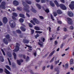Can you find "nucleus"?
Segmentation results:
<instances>
[{
	"label": "nucleus",
	"instance_id": "f03ea898",
	"mask_svg": "<svg viewBox=\"0 0 74 74\" xmlns=\"http://www.w3.org/2000/svg\"><path fill=\"white\" fill-rule=\"evenodd\" d=\"M22 4L23 6H24V7L25 8L24 10H25L26 12H30V10H29V9L30 7H29V5L26 4V2H24L22 3Z\"/></svg>",
	"mask_w": 74,
	"mask_h": 74
},
{
	"label": "nucleus",
	"instance_id": "f704fd0d",
	"mask_svg": "<svg viewBox=\"0 0 74 74\" xmlns=\"http://www.w3.org/2000/svg\"><path fill=\"white\" fill-rule=\"evenodd\" d=\"M45 12L47 13H48L49 12V10L48 9H46V10L45 9Z\"/></svg>",
	"mask_w": 74,
	"mask_h": 74
},
{
	"label": "nucleus",
	"instance_id": "6ab92c4d",
	"mask_svg": "<svg viewBox=\"0 0 74 74\" xmlns=\"http://www.w3.org/2000/svg\"><path fill=\"white\" fill-rule=\"evenodd\" d=\"M19 16L21 18H25V15L23 14H19Z\"/></svg>",
	"mask_w": 74,
	"mask_h": 74
},
{
	"label": "nucleus",
	"instance_id": "473e14b6",
	"mask_svg": "<svg viewBox=\"0 0 74 74\" xmlns=\"http://www.w3.org/2000/svg\"><path fill=\"white\" fill-rule=\"evenodd\" d=\"M12 14L14 16H15L16 17V16H18V15H17V14L14 12Z\"/></svg>",
	"mask_w": 74,
	"mask_h": 74
},
{
	"label": "nucleus",
	"instance_id": "39448f33",
	"mask_svg": "<svg viewBox=\"0 0 74 74\" xmlns=\"http://www.w3.org/2000/svg\"><path fill=\"white\" fill-rule=\"evenodd\" d=\"M67 22L68 23V24L69 25H73V21L72 19L69 18H67Z\"/></svg>",
	"mask_w": 74,
	"mask_h": 74
},
{
	"label": "nucleus",
	"instance_id": "aec40b11",
	"mask_svg": "<svg viewBox=\"0 0 74 74\" xmlns=\"http://www.w3.org/2000/svg\"><path fill=\"white\" fill-rule=\"evenodd\" d=\"M20 29L21 31H23V32H25L26 31V28L23 27L21 26L20 27Z\"/></svg>",
	"mask_w": 74,
	"mask_h": 74
},
{
	"label": "nucleus",
	"instance_id": "49530a36",
	"mask_svg": "<svg viewBox=\"0 0 74 74\" xmlns=\"http://www.w3.org/2000/svg\"><path fill=\"white\" fill-rule=\"evenodd\" d=\"M69 29L71 30H73L74 29V27H73V26H71L70 27Z\"/></svg>",
	"mask_w": 74,
	"mask_h": 74
},
{
	"label": "nucleus",
	"instance_id": "37998d69",
	"mask_svg": "<svg viewBox=\"0 0 74 74\" xmlns=\"http://www.w3.org/2000/svg\"><path fill=\"white\" fill-rule=\"evenodd\" d=\"M30 22L31 23H32V24H33L34 25H36V24H35L34 22V21H33V20H31Z\"/></svg>",
	"mask_w": 74,
	"mask_h": 74
},
{
	"label": "nucleus",
	"instance_id": "69168bd1",
	"mask_svg": "<svg viewBox=\"0 0 74 74\" xmlns=\"http://www.w3.org/2000/svg\"><path fill=\"white\" fill-rule=\"evenodd\" d=\"M53 65H51L50 67V69L51 70H53Z\"/></svg>",
	"mask_w": 74,
	"mask_h": 74
},
{
	"label": "nucleus",
	"instance_id": "2f4dec72",
	"mask_svg": "<svg viewBox=\"0 0 74 74\" xmlns=\"http://www.w3.org/2000/svg\"><path fill=\"white\" fill-rule=\"evenodd\" d=\"M5 67L7 69L9 70H11V68H10V66H9L8 65H5Z\"/></svg>",
	"mask_w": 74,
	"mask_h": 74
},
{
	"label": "nucleus",
	"instance_id": "680f3d73",
	"mask_svg": "<svg viewBox=\"0 0 74 74\" xmlns=\"http://www.w3.org/2000/svg\"><path fill=\"white\" fill-rule=\"evenodd\" d=\"M39 17L41 19H44V17L42 16H39Z\"/></svg>",
	"mask_w": 74,
	"mask_h": 74
},
{
	"label": "nucleus",
	"instance_id": "f3484780",
	"mask_svg": "<svg viewBox=\"0 0 74 74\" xmlns=\"http://www.w3.org/2000/svg\"><path fill=\"white\" fill-rule=\"evenodd\" d=\"M50 5L51 6V7H55V4L54 3H52V1H50Z\"/></svg>",
	"mask_w": 74,
	"mask_h": 74
},
{
	"label": "nucleus",
	"instance_id": "4d7b16f0",
	"mask_svg": "<svg viewBox=\"0 0 74 74\" xmlns=\"http://www.w3.org/2000/svg\"><path fill=\"white\" fill-rule=\"evenodd\" d=\"M41 2L42 3H45V0H41Z\"/></svg>",
	"mask_w": 74,
	"mask_h": 74
},
{
	"label": "nucleus",
	"instance_id": "de8ad7c7",
	"mask_svg": "<svg viewBox=\"0 0 74 74\" xmlns=\"http://www.w3.org/2000/svg\"><path fill=\"white\" fill-rule=\"evenodd\" d=\"M12 19H13L14 20V21H16V18H15V17L14 16H12Z\"/></svg>",
	"mask_w": 74,
	"mask_h": 74
},
{
	"label": "nucleus",
	"instance_id": "09e8293b",
	"mask_svg": "<svg viewBox=\"0 0 74 74\" xmlns=\"http://www.w3.org/2000/svg\"><path fill=\"white\" fill-rule=\"evenodd\" d=\"M34 37L36 38H37V37H39V35L38 34H37L36 35H35Z\"/></svg>",
	"mask_w": 74,
	"mask_h": 74
},
{
	"label": "nucleus",
	"instance_id": "2eb2a0df",
	"mask_svg": "<svg viewBox=\"0 0 74 74\" xmlns=\"http://www.w3.org/2000/svg\"><path fill=\"white\" fill-rule=\"evenodd\" d=\"M4 72L6 74H11L10 72L8 71L7 69H5Z\"/></svg>",
	"mask_w": 74,
	"mask_h": 74
},
{
	"label": "nucleus",
	"instance_id": "412c9836",
	"mask_svg": "<svg viewBox=\"0 0 74 74\" xmlns=\"http://www.w3.org/2000/svg\"><path fill=\"white\" fill-rule=\"evenodd\" d=\"M57 12L58 14H62V11L60 10H58L57 11Z\"/></svg>",
	"mask_w": 74,
	"mask_h": 74
},
{
	"label": "nucleus",
	"instance_id": "ddd939ff",
	"mask_svg": "<svg viewBox=\"0 0 74 74\" xmlns=\"http://www.w3.org/2000/svg\"><path fill=\"white\" fill-rule=\"evenodd\" d=\"M68 15L69 16H70V17H73L74 16V14H73V13L71 12H68Z\"/></svg>",
	"mask_w": 74,
	"mask_h": 74
},
{
	"label": "nucleus",
	"instance_id": "8fccbe9b",
	"mask_svg": "<svg viewBox=\"0 0 74 74\" xmlns=\"http://www.w3.org/2000/svg\"><path fill=\"white\" fill-rule=\"evenodd\" d=\"M28 60H29V57L27 56L26 58V62H27Z\"/></svg>",
	"mask_w": 74,
	"mask_h": 74
},
{
	"label": "nucleus",
	"instance_id": "e2e57ef3",
	"mask_svg": "<svg viewBox=\"0 0 74 74\" xmlns=\"http://www.w3.org/2000/svg\"><path fill=\"white\" fill-rule=\"evenodd\" d=\"M34 56H36V55H37V52H36V51L34 53Z\"/></svg>",
	"mask_w": 74,
	"mask_h": 74
},
{
	"label": "nucleus",
	"instance_id": "c756f323",
	"mask_svg": "<svg viewBox=\"0 0 74 74\" xmlns=\"http://www.w3.org/2000/svg\"><path fill=\"white\" fill-rule=\"evenodd\" d=\"M16 33H19V34H21V31L19 29H17L16 30Z\"/></svg>",
	"mask_w": 74,
	"mask_h": 74
},
{
	"label": "nucleus",
	"instance_id": "5fc2aeb1",
	"mask_svg": "<svg viewBox=\"0 0 74 74\" xmlns=\"http://www.w3.org/2000/svg\"><path fill=\"white\" fill-rule=\"evenodd\" d=\"M67 35H65V36L63 38V40H65L67 38Z\"/></svg>",
	"mask_w": 74,
	"mask_h": 74
},
{
	"label": "nucleus",
	"instance_id": "72a5a7b5",
	"mask_svg": "<svg viewBox=\"0 0 74 74\" xmlns=\"http://www.w3.org/2000/svg\"><path fill=\"white\" fill-rule=\"evenodd\" d=\"M17 10L18 11H21V10H22V7H18L17 8Z\"/></svg>",
	"mask_w": 74,
	"mask_h": 74
},
{
	"label": "nucleus",
	"instance_id": "cd10ccee",
	"mask_svg": "<svg viewBox=\"0 0 74 74\" xmlns=\"http://www.w3.org/2000/svg\"><path fill=\"white\" fill-rule=\"evenodd\" d=\"M0 59H1V62H4V58H3V57L0 56Z\"/></svg>",
	"mask_w": 74,
	"mask_h": 74
},
{
	"label": "nucleus",
	"instance_id": "6e6d98bb",
	"mask_svg": "<svg viewBox=\"0 0 74 74\" xmlns=\"http://www.w3.org/2000/svg\"><path fill=\"white\" fill-rule=\"evenodd\" d=\"M3 71V69H0V73H1Z\"/></svg>",
	"mask_w": 74,
	"mask_h": 74
},
{
	"label": "nucleus",
	"instance_id": "dca6fc26",
	"mask_svg": "<svg viewBox=\"0 0 74 74\" xmlns=\"http://www.w3.org/2000/svg\"><path fill=\"white\" fill-rule=\"evenodd\" d=\"M33 20L34 21V22L36 23V24H38L39 23V22L37 20V19L34 18L33 19Z\"/></svg>",
	"mask_w": 74,
	"mask_h": 74
},
{
	"label": "nucleus",
	"instance_id": "a878e982",
	"mask_svg": "<svg viewBox=\"0 0 74 74\" xmlns=\"http://www.w3.org/2000/svg\"><path fill=\"white\" fill-rule=\"evenodd\" d=\"M19 21L21 23H23L24 21V19L22 18H21L19 19Z\"/></svg>",
	"mask_w": 74,
	"mask_h": 74
},
{
	"label": "nucleus",
	"instance_id": "79ce46f5",
	"mask_svg": "<svg viewBox=\"0 0 74 74\" xmlns=\"http://www.w3.org/2000/svg\"><path fill=\"white\" fill-rule=\"evenodd\" d=\"M53 14L54 16H57V13L56 12H54L53 13Z\"/></svg>",
	"mask_w": 74,
	"mask_h": 74
},
{
	"label": "nucleus",
	"instance_id": "bb28decb",
	"mask_svg": "<svg viewBox=\"0 0 74 74\" xmlns=\"http://www.w3.org/2000/svg\"><path fill=\"white\" fill-rule=\"evenodd\" d=\"M34 29L36 30H40V27L37 26H35Z\"/></svg>",
	"mask_w": 74,
	"mask_h": 74
},
{
	"label": "nucleus",
	"instance_id": "3c124183",
	"mask_svg": "<svg viewBox=\"0 0 74 74\" xmlns=\"http://www.w3.org/2000/svg\"><path fill=\"white\" fill-rule=\"evenodd\" d=\"M51 19H52V20L54 21V19L53 18V16H52V14L51 15Z\"/></svg>",
	"mask_w": 74,
	"mask_h": 74
},
{
	"label": "nucleus",
	"instance_id": "a18cd8bd",
	"mask_svg": "<svg viewBox=\"0 0 74 74\" xmlns=\"http://www.w3.org/2000/svg\"><path fill=\"white\" fill-rule=\"evenodd\" d=\"M54 58H55V57H54L53 58L51 59V60L50 61V63H52V62L53 61V60H54Z\"/></svg>",
	"mask_w": 74,
	"mask_h": 74
},
{
	"label": "nucleus",
	"instance_id": "20e7f679",
	"mask_svg": "<svg viewBox=\"0 0 74 74\" xmlns=\"http://www.w3.org/2000/svg\"><path fill=\"white\" fill-rule=\"evenodd\" d=\"M6 3L5 2H2L1 4L0 5V7L2 9H3V10H5V6Z\"/></svg>",
	"mask_w": 74,
	"mask_h": 74
},
{
	"label": "nucleus",
	"instance_id": "f257e3e1",
	"mask_svg": "<svg viewBox=\"0 0 74 74\" xmlns=\"http://www.w3.org/2000/svg\"><path fill=\"white\" fill-rule=\"evenodd\" d=\"M54 2L56 6L58 7H60L61 9H62V10H66V9H67L66 7V6L64 5V4H60V5L59 4V3H58V1H57L55 0L54 1Z\"/></svg>",
	"mask_w": 74,
	"mask_h": 74
},
{
	"label": "nucleus",
	"instance_id": "0e129e2a",
	"mask_svg": "<svg viewBox=\"0 0 74 74\" xmlns=\"http://www.w3.org/2000/svg\"><path fill=\"white\" fill-rule=\"evenodd\" d=\"M61 2L63 3H64L65 2L64 1V0H60Z\"/></svg>",
	"mask_w": 74,
	"mask_h": 74
},
{
	"label": "nucleus",
	"instance_id": "393cba45",
	"mask_svg": "<svg viewBox=\"0 0 74 74\" xmlns=\"http://www.w3.org/2000/svg\"><path fill=\"white\" fill-rule=\"evenodd\" d=\"M55 51L53 50L52 51L49 55V56H52L53 55V54L55 53Z\"/></svg>",
	"mask_w": 74,
	"mask_h": 74
},
{
	"label": "nucleus",
	"instance_id": "c9c22d12",
	"mask_svg": "<svg viewBox=\"0 0 74 74\" xmlns=\"http://www.w3.org/2000/svg\"><path fill=\"white\" fill-rule=\"evenodd\" d=\"M74 63L73 62V60L71 59L70 60V64H72Z\"/></svg>",
	"mask_w": 74,
	"mask_h": 74
},
{
	"label": "nucleus",
	"instance_id": "b1692460",
	"mask_svg": "<svg viewBox=\"0 0 74 74\" xmlns=\"http://www.w3.org/2000/svg\"><path fill=\"white\" fill-rule=\"evenodd\" d=\"M25 46H27V47H28V48H28V49L29 50V51H32V49H31L32 48V47L30 46H29L27 45H25Z\"/></svg>",
	"mask_w": 74,
	"mask_h": 74
},
{
	"label": "nucleus",
	"instance_id": "9d476101",
	"mask_svg": "<svg viewBox=\"0 0 74 74\" xmlns=\"http://www.w3.org/2000/svg\"><path fill=\"white\" fill-rule=\"evenodd\" d=\"M23 42L24 44H29V40L25 39H24L23 40Z\"/></svg>",
	"mask_w": 74,
	"mask_h": 74
},
{
	"label": "nucleus",
	"instance_id": "603ef678",
	"mask_svg": "<svg viewBox=\"0 0 74 74\" xmlns=\"http://www.w3.org/2000/svg\"><path fill=\"white\" fill-rule=\"evenodd\" d=\"M64 44V43H62L61 45V46L60 47V48L62 49V48H63V45Z\"/></svg>",
	"mask_w": 74,
	"mask_h": 74
},
{
	"label": "nucleus",
	"instance_id": "bf43d9fd",
	"mask_svg": "<svg viewBox=\"0 0 74 74\" xmlns=\"http://www.w3.org/2000/svg\"><path fill=\"white\" fill-rule=\"evenodd\" d=\"M63 29L64 32H67V29L66 28L64 27V28Z\"/></svg>",
	"mask_w": 74,
	"mask_h": 74
},
{
	"label": "nucleus",
	"instance_id": "58836bf2",
	"mask_svg": "<svg viewBox=\"0 0 74 74\" xmlns=\"http://www.w3.org/2000/svg\"><path fill=\"white\" fill-rule=\"evenodd\" d=\"M69 67V64H65V69H67Z\"/></svg>",
	"mask_w": 74,
	"mask_h": 74
},
{
	"label": "nucleus",
	"instance_id": "9b49d317",
	"mask_svg": "<svg viewBox=\"0 0 74 74\" xmlns=\"http://www.w3.org/2000/svg\"><path fill=\"white\" fill-rule=\"evenodd\" d=\"M19 46H18L16 45V48L13 50V52H18L19 51Z\"/></svg>",
	"mask_w": 74,
	"mask_h": 74
},
{
	"label": "nucleus",
	"instance_id": "864d4df0",
	"mask_svg": "<svg viewBox=\"0 0 74 74\" xmlns=\"http://www.w3.org/2000/svg\"><path fill=\"white\" fill-rule=\"evenodd\" d=\"M58 24H62V21H58Z\"/></svg>",
	"mask_w": 74,
	"mask_h": 74
},
{
	"label": "nucleus",
	"instance_id": "774afa93",
	"mask_svg": "<svg viewBox=\"0 0 74 74\" xmlns=\"http://www.w3.org/2000/svg\"><path fill=\"white\" fill-rule=\"evenodd\" d=\"M54 44L55 45H57V44H58V42L56 41H55L54 42Z\"/></svg>",
	"mask_w": 74,
	"mask_h": 74
},
{
	"label": "nucleus",
	"instance_id": "338daca9",
	"mask_svg": "<svg viewBox=\"0 0 74 74\" xmlns=\"http://www.w3.org/2000/svg\"><path fill=\"white\" fill-rule=\"evenodd\" d=\"M26 15L28 17H30V15L29 14H28L27 13H26Z\"/></svg>",
	"mask_w": 74,
	"mask_h": 74
},
{
	"label": "nucleus",
	"instance_id": "ea45409f",
	"mask_svg": "<svg viewBox=\"0 0 74 74\" xmlns=\"http://www.w3.org/2000/svg\"><path fill=\"white\" fill-rule=\"evenodd\" d=\"M38 45H39L40 47H43V45L42 44H40V42H38Z\"/></svg>",
	"mask_w": 74,
	"mask_h": 74
},
{
	"label": "nucleus",
	"instance_id": "1a4fd4ad",
	"mask_svg": "<svg viewBox=\"0 0 74 74\" xmlns=\"http://www.w3.org/2000/svg\"><path fill=\"white\" fill-rule=\"evenodd\" d=\"M5 37L7 38V39H8V41L11 42V40L10 39V35L7 34L5 36Z\"/></svg>",
	"mask_w": 74,
	"mask_h": 74
},
{
	"label": "nucleus",
	"instance_id": "7c9ffc66",
	"mask_svg": "<svg viewBox=\"0 0 74 74\" xmlns=\"http://www.w3.org/2000/svg\"><path fill=\"white\" fill-rule=\"evenodd\" d=\"M36 5L38 8L39 9V10H40L41 9V5H40L38 3H36Z\"/></svg>",
	"mask_w": 74,
	"mask_h": 74
},
{
	"label": "nucleus",
	"instance_id": "c85d7f7f",
	"mask_svg": "<svg viewBox=\"0 0 74 74\" xmlns=\"http://www.w3.org/2000/svg\"><path fill=\"white\" fill-rule=\"evenodd\" d=\"M55 70L56 71H57L56 74H59L60 71H59V69H58V68H56L55 69Z\"/></svg>",
	"mask_w": 74,
	"mask_h": 74
},
{
	"label": "nucleus",
	"instance_id": "e433bc0d",
	"mask_svg": "<svg viewBox=\"0 0 74 74\" xmlns=\"http://www.w3.org/2000/svg\"><path fill=\"white\" fill-rule=\"evenodd\" d=\"M35 32L36 33H39V34H41L42 33V31H36Z\"/></svg>",
	"mask_w": 74,
	"mask_h": 74
},
{
	"label": "nucleus",
	"instance_id": "0eeeda50",
	"mask_svg": "<svg viewBox=\"0 0 74 74\" xmlns=\"http://www.w3.org/2000/svg\"><path fill=\"white\" fill-rule=\"evenodd\" d=\"M3 22L5 24L7 23V22H8L7 18L6 17H4L3 19Z\"/></svg>",
	"mask_w": 74,
	"mask_h": 74
},
{
	"label": "nucleus",
	"instance_id": "c03bdc74",
	"mask_svg": "<svg viewBox=\"0 0 74 74\" xmlns=\"http://www.w3.org/2000/svg\"><path fill=\"white\" fill-rule=\"evenodd\" d=\"M28 25L29 27H33V25L31 23H29Z\"/></svg>",
	"mask_w": 74,
	"mask_h": 74
},
{
	"label": "nucleus",
	"instance_id": "052dcab7",
	"mask_svg": "<svg viewBox=\"0 0 74 74\" xmlns=\"http://www.w3.org/2000/svg\"><path fill=\"white\" fill-rule=\"evenodd\" d=\"M31 33L32 34H33L34 33V29H31Z\"/></svg>",
	"mask_w": 74,
	"mask_h": 74
},
{
	"label": "nucleus",
	"instance_id": "4be33fe9",
	"mask_svg": "<svg viewBox=\"0 0 74 74\" xmlns=\"http://www.w3.org/2000/svg\"><path fill=\"white\" fill-rule=\"evenodd\" d=\"M25 2L28 4H32V2L29 0H26Z\"/></svg>",
	"mask_w": 74,
	"mask_h": 74
},
{
	"label": "nucleus",
	"instance_id": "6e6552de",
	"mask_svg": "<svg viewBox=\"0 0 74 74\" xmlns=\"http://www.w3.org/2000/svg\"><path fill=\"white\" fill-rule=\"evenodd\" d=\"M17 64L19 65H21V63L23 62V60H16Z\"/></svg>",
	"mask_w": 74,
	"mask_h": 74
},
{
	"label": "nucleus",
	"instance_id": "4c0bfd02",
	"mask_svg": "<svg viewBox=\"0 0 74 74\" xmlns=\"http://www.w3.org/2000/svg\"><path fill=\"white\" fill-rule=\"evenodd\" d=\"M1 51H2L3 55L5 56V52H4V51H3V49H1Z\"/></svg>",
	"mask_w": 74,
	"mask_h": 74
},
{
	"label": "nucleus",
	"instance_id": "a211bd4d",
	"mask_svg": "<svg viewBox=\"0 0 74 74\" xmlns=\"http://www.w3.org/2000/svg\"><path fill=\"white\" fill-rule=\"evenodd\" d=\"M32 8L31 9L32 11V12L34 13H36V12H37V10L34 9L33 7L32 6Z\"/></svg>",
	"mask_w": 74,
	"mask_h": 74
},
{
	"label": "nucleus",
	"instance_id": "7ed1b4c3",
	"mask_svg": "<svg viewBox=\"0 0 74 74\" xmlns=\"http://www.w3.org/2000/svg\"><path fill=\"white\" fill-rule=\"evenodd\" d=\"M9 24L12 28H14L15 26V23L13 20L10 21L9 22Z\"/></svg>",
	"mask_w": 74,
	"mask_h": 74
},
{
	"label": "nucleus",
	"instance_id": "f8f14e48",
	"mask_svg": "<svg viewBox=\"0 0 74 74\" xmlns=\"http://www.w3.org/2000/svg\"><path fill=\"white\" fill-rule=\"evenodd\" d=\"M13 4L15 6H17L19 5V2L17 1H14L13 2Z\"/></svg>",
	"mask_w": 74,
	"mask_h": 74
},
{
	"label": "nucleus",
	"instance_id": "a19ab883",
	"mask_svg": "<svg viewBox=\"0 0 74 74\" xmlns=\"http://www.w3.org/2000/svg\"><path fill=\"white\" fill-rule=\"evenodd\" d=\"M60 60H59L58 61H55V64H58V63H59V61Z\"/></svg>",
	"mask_w": 74,
	"mask_h": 74
},
{
	"label": "nucleus",
	"instance_id": "423d86ee",
	"mask_svg": "<svg viewBox=\"0 0 74 74\" xmlns=\"http://www.w3.org/2000/svg\"><path fill=\"white\" fill-rule=\"evenodd\" d=\"M69 7L70 9L73 10L74 9V1L71 2V4L69 5Z\"/></svg>",
	"mask_w": 74,
	"mask_h": 74
},
{
	"label": "nucleus",
	"instance_id": "5701e85b",
	"mask_svg": "<svg viewBox=\"0 0 74 74\" xmlns=\"http://www.w3.org/2000/svg\"><path fill=\"white\" fill-rule=\"evenodd\" d=\"M13 55L14 56V60H16V54L15 52H13Z\"/></svg>",
	"mask_w": 74,
	"mask_h": 74
},
{
	"label": "nucleus",
	"instance_id": "4468645a",
	"mask_svg": "<svg viewBox=\"0 0 74 74\" xmlns=\"http://www.w3.org/2000/svg\"><path fill=\"white\" fill-rule=\"evenodd\" d=\"M3 42L6 45H7L8 44V41H7V40L6 38H5L3 39Z\"/></svg>",
	"mask_w": 74,
	"mask_h": 74
},
{
	"label": "nucleus",
	"instance_id": "13d9d810",
	"mask_svg": "<svg viewBox=\"0 0 74 74\" xmlns=\"http://www.w3.org/2000/svg\"><path fill=\"white\" fill-rule=\"evenodd\" d=\"M53 34L51 35L52 37H53V39H55V37H56V35H55L54 36V37H53Z\"/></svg>",
	"mask_w": 74,
	"mask_h": 74
}]
</instances>
